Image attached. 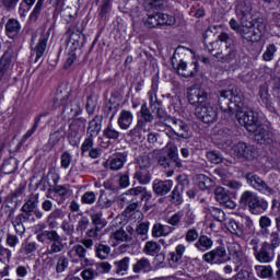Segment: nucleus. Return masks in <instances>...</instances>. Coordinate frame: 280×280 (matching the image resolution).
Masks as SVG:
<instances>
[{
    "label": "nucleus",
    "instance_id": "obj_27",
    "mask_svg": "<svg viewBox=\"0 0 280 280\" xmlns=\"http://www.w3.org/2000/svg\"><path fill=\"white\" fill-rule=\"evenodd\" d=\"M129 194L130 196L138 198L140 205L141 202H145V205H148V202L152 200V191L148 190L145 187L138 186L136 188H131L129 189Z\"/></svg>",
    "mask_w": 280,
    "mask_h": 280
},
{
    "label": "nucleus",
    "instance_id": "obj_8",
    "mask_svg": "<svg viewBox=\"0 0 280 280\" xmlns=\"http://www.w3.org/2000/svg\"><path fill=\"white\" fill-rule=\"evenodd\" d=\"M202 260L209 266H224L231 261V257L226 253L224 245H219L214 249L202 255Z\"/></svg>",
    "mask_w": 280,
    "mask_h": 280
},
{
    "label": "nucleus",
    "instance_id": "obj_32",
    "mask_svg": "<svg viewBox=\"0 0 280 280\" xmlns=\"http://www.w3.org/2000/svg\"><path fill=\"white\" fill-rule=\"evenodd\" d=\"M46 240L52 244L54 242H60L62 236H60L56 230H46L37 234V242L45 244Z\"/></svg>",
    "mask_w": 280,
    "mask_h": 280
},
{
    "label": "nucleus",
    "instance_id": "obj_23",
    "mask_svg": "<svg viewBox=\"0 0 280 280\" xmlns=\"http://www.w3.org/2000/svg\"><path fill=\"white\" fill-rule=\"evenodd\" d=\"M236 15L240 19V23L244 21H250V12H253V7L247 3L246 0H240L236 4Z\"/></svg>",
    "mask_w": 280,
    "mask_h": 280
},
{
    "label": "nucleus",
    "instance_id": "obj_42",
    "mask_svg": "<svg viewBox=\"0 0 280 280\" xmlns=\"http://www.w3.org/2000/svg\"><path fill=\"white\" fill-rule=\"evenodd\" d=\"M260 235L268 237L270 235V228L272 226V219L268 215H261L258 221Z\"/></svg>",
    "mask_w": 280,
    "mask_h": 280
},
{
    "label": "nucleus",
    "instance_id": "obj_51",
    "mask_svg": "<svg viewBox=\"0 0 280 280\" xmlns=\"http://www.w3.org/2000/svg\"><path fill=\"white\" fill-rule=\"evenodd\" d=\"M113 205H115V200L108 199V197L106 196V191L101 190L96 207H98L100 209H108L113 207Z\"/></svg>",
    "mask_w": 280,
    "mask_h": 280
},
{
    "label": "nucleus",
    "instance_id": "obj_10",
    "mask_svg": "<svg viewBox=\"0 0 280 280\" xmlns=\"http://www.w3.org/2000/svg\"><path fill=\"white\" fill-rule=\"evenodd\" d=\"M14 51L12 48H8L0 57V84H8L9 80L12 79V69Z\"/></svg>",
    "mask_w": 280,
    "mask_h": 280
},
{
    "label": "nucleus",
    "instance_id": "obj_63",
    "mask_svg": "<svg viewBox=\"0 0 280 280\" xmlns=\"http://www.w3.org/2000/svg\"><path fill=\"white\" fill-rule=\"evenodd\" d=\"M206 159L214 165H220V163H222V154H220V151H208Z\"/></svg>",
    "mask_w": 280,
    "mask_h": 280
},
{
    "label": "nucleus",
    "instance_id": "obj_31",
    "mask_svg": "<svg viewBox=\"0 0 280 280\" xmlns=\"http://www.w3.org/2000/svg\"><path fill=\"white\" fill-rule=\"evenodd\" d=\"M268 209V201L260 199L258 196L248 207L249 213L253 215H261Z\"/></svg>",
    "mask_w": 280,
    "mask_h": 280
},
{
    "label": "nucleus",
    "instance_id": "obj_4",
    "mask_svg": "<svg viewBox=\"0 0 280 280\" xmlns=\"http://www.w3.org/2000/svg\"><path fill=\"white\" fill-rule=\"evenodd\" d=\"M218 104L223 113L235 115L236 110L246 108V98L237 86H233L231 90H221L219 92Z\"/></svg>",
    "mask_w": 280,
    "mask_h": 280
},
{
    "label": "nucleus",
    "instance_id": "obj_47",
    "mask_svg": "<svg viewBox=\"0 0 280 280\" xmlns=\"http://www.w3.org/2000/svg\"><path fill=\"white\" fill-rule=\"evenodd\" d=\"M167 226L161 224L160 222H155L151 230L152 237H167L170 232H167Z\"/></svg>",
    "mask_w": 280,
    "mask_h": 280
},
{
    "label": "nucleus",
    "instance_id": "obj_64",
    "mask_svg": "<svg viewBox=\"0 0 280 280\" xmlns=\"http://www.w3.org/2000/svg\"><path fill=\"white\" fill-rule=\"evenodd\" d=\"M159 19H160V26L161 25H175L176 24V18L173 15H170L167 13H159Z\"/></svg>",
    "mask_w": 280,
    "mask_h": 280
},
{
    "label": "nucleus",
    "instance_id": "obj_33",
    "mask_svg": "<svg viewBox=\"0 0 280 280\" xmlns=\"http://www.w3.org/2000/svg\"><path fill=\"white\" fill-rule=\"evenodd\" d=\"M217 138L219 141H222V143H225L226 148H231L233 145V130L223 127L215 132Z\"/></svg>",
    "mask_w": 280,
    "mask_h": 280
},
{
    "label": "nucleus",
    "instance_id": "obj_52",
    "mask_svg": "<svg viewBox=\"0 0 280 280\" xmlns=\"http://www.w3.org/2000/svg\"><path fill=\"white\" fill-rule=\"evenodd\" d=\"M256 275H258L261 279H270L275 271L271 266H256L255 267Z\"/></svg>",
    "mask_w": 280,
    "mask_h": 280
},
{
    "label": "nucleus",
    "instance_id": "obj_48",
    "mask_svg": "<svg viewBox=\"0 0 280 280\" xmlns=\"http://www.w3.org/2000/svg\"><path fill=\"white\" fill-rule=\"evenodd\" d=\"M5 202H7L5 207L7 209H9V211L7 212L8 219L12 220V218H14V213L16 212V207L19 203L16 202V199L12 194L7 196Z\"/></svg>",
    "mask_w": 280,
    "mask_h": 280
},
{
    "label": "nucleus",
    "instance_id": "obj_55",
    "mask_svg": "<svg viewBox=\"0 0 280 280\" xmlns=\"http://www.w3.org/2000/svg\"><path fill=\"white\" fill-rule=\"evenodd\" d=\"M198 179H199V184H198L199 189H201L202 191L207 189H211V187L215 185V183L213 182V179H211V177H208L202 174L198 176Z\"/></svg>",
    "mask_w": 280,
    "mask_h": 280
},
{
    "label": "nucleus",
    "instance_id": "obj_2",
    "mask_svg": "<svg viewBox=\"0 0 280 280\" xmlns=\"http://www.w3.org/2000/svg\"><path fill=\"white\" fill-rule=\"evenodd\" d=\"M38 194H32L26 202L22 206V213L15 217L13 221V226L18 235H23L25 233V222H34V215L37 220H43L45 215L43 210L38 209Z\"/></svg>",
    "mask_w": 280,
    "mask_h": 280
},
{
    "label": "nucleus",
    "instance_id": "obj_6",
    "mask_svg": "<svg viewBox=\"0 0 280 280\" xmlns=\"http://www.w3.org/2000/svg\"><path fill=\"white\" fill-rule=\"evenodd\" d=\"M225 226L232 235H235L241 240H244V237L250 235L253 229H255V224L253 223V219H250V217H242L241 224L235 221V219H230Z\"/></svg>",
    "mask_w": 280,
    "mask_h": 280
},
{
    "label": "nucleus",
    "instance_id": "obj_9",
    "mask_svg": "<svg viewBox=\"0 0 280 280\" xmlns=\"http://www.w3.org/2000/svg\"><path fill=\"white\" fill-rule=\"evenodd\" d=\"M160 122L164 124V126H170L171 124L173 126V132L175 137H179V139H191V129L189 128V125L184 120L167 116L166 114L163 120H160Z\"/></svg>",
    "mask_w": 280,
    "mask_h": 280
},
{
    "label": "nucleus",
    "instance_id": "obj_30",
    "mask_svg": "<svg viewBox=\"0 0 280 280\" xmlns=\"http://www.w3.org/2000/svg\"><path fill=\"white\" fill-rule=\"evenodd\" d=\"M102 121H104L103 115H96L88 126V135L90 137H97L102 132Z\"/></svg>",
    "mask_w": 280,
    "mask_h": 280
},
{
    "label": "nucleus",
    "instance_id": "obj_43",
    "mask_svg": "<svg viewBox=\"0 0 280 280\" xmlns=\"http://www.w3.org/2000/svg\"><path fill=\"white\" fill-rule=\"evenodd\" d=\"M51 191L57 194V196H60V198L65 199L67 196H69V188L66 185H49L48 194L46 195V198H51Z\"/></svg>",
    "mask_w": 280,
    "mask_h": 280
},
{
    "label": "nucleus",
    "instance_id": "obj_58",
    "mask_svg": "<svg viewBox=\"0 0 280 280\" xmlns=\"http://www.w3.org/2000/svg\"><path fill=\"white\" fill-rule=\"evenodd\" d=\"M144 25L145 27H149V28L161 27L159 12L148 15V18L144 20Z\"/></svg>",
    "mask_w": 280,
    "mask_h": 280
},
{
    "label": "nucleus",
    "instance_id": "obj_38",
    "mask_svg": "<svg viewBox=\"0 0 280 280\" xmlns=\"http://www.w3.org/2000/svg\"><path fill=\"white\" fill-rule=\"evenodd\" d=\"M225 52H215L214 56L220 60V62H233L237 58V51L231 46H225Z\"/></svg>",
    "mask_w": 280,
    "mask_h": 280
},
{
    "label": "nucleus",
    "instance_id": "obj_14",
    "mask_svg": "<svg viewBox=\"0 0 280 280\" xmlns=\"http://www.w3.org/2000/svg\"><path fill=\"white\" fill-rule=\"evenodd\" d=\"M241 25L242 30L238 34L242 38H244V40H247V43H259L261 34L259 33V30H255L253 20L241 22Z\"/></svg>",
    "mask_w": 280,
    "mask_h": 280
},
{
    "label": "nucleus",
    "instance_id": "obj_25",
    "mask_svg": "<svg viewBox=\"0 0 280 280\" xmlns=\"http://www.w3.org/2000/svg\"><path fill=\"white\" fill-rule=\"evenodd\" d=\"M154 269V266H152V262H150V259L142 257L138 259L133 265H132V271L135 275H148V272H152Z\"/></svg>",
    "mask_w": 280,
    "mask_h": 280
},
{
    "label": "nucleus",
    "instance_id": "obj_50",
    "mask_svg": "<svg viewBox=\"0 0 280 280\" xmlns=\"http://www.w3.org/2000/svg\"><path fill=\"white\" fill-rule=\"evenodd\" d=\"M257 198V194L246 190L241 195L240 198V205L242 207H247V209L250 207L252 202Z\"/></svg>",
    "mask_w": 280,
    "mask_h": 280
},
{
    "label": "nucleus",
    "instance_id": "obj_20",
    "mask_svg": "<svg viewBox=\"0 0 280 280\" xmlns=\"http://www.w3.org/2000/svg\"><path fill=\"white\" fill-rule=\"evenodd\" d=\"M186 252H187V246H185L184 244H178L175 247V250L168 254V261H170L171 268H178V266L183 264V257Z\"/></svg>",
    "mask_w": 280,
    "mask_h": 280
},
{
    "label": "nucleus",
    "instance_id": "obj_53",
    "mask_svg": "<svg viewBox=\"0 0 280 280\" xmlns=\"http://www.w3.org/2000/svg\"><path fill=\"white\" fill-rule=\"evenodd\" d=\"M34 3H36V0H22L19 5V14L23 19L27 15V12L32 10L34 7Z\"/></svg>",
    "mask_w": 280,
    "mask_h": 280
},
{
    "label": "nucleus",
    "instance_id": "obj_36",
    "mask_svg": "<svg viewBox=\"0 0 280 280\" xmlns=\"http://www.w3.org/2000/svg\"><path fill=\"white\" fill-rule=\"evenodd\" d=\"M195 248L200 253H207L213 248V240L207 235H200L198 241L195 243Z\"/></svg>",
    "mask_w": 280,
    "mask_h": 280
},
{
    "label": "nucleus",
    "instance_id": "obj_41",
    "mask_svg": "<svg viewBox=\"0 0 280 280\" xmlns=\"http://www.w3.org/2000/svg\"><path fill=\"white\" fill-rule=\"evenodd\" d=\"M49 40V37L45 34L40 35L38 43L36 44L33 51L36 54V60L43 58L45 56V49H47V42Z\"/></svg>",
    "mask_w": 280,
    "mask_h": 280
},
{
    "label": "nucleus",
    "instance_id": "obj_54",
    "mask_svg": "<svg viewBox=\"0 0 280 280\" xmlns=\"http://www.w3.org/2000/svg\"><path fill=\"white\" fill-rule=\"evenodd\" d=\"M229 255L233 257V259H236V261H241L242 257L244 256V253L242 252V247L237 243H232L229 247Z\"/></svg>",
    "mask_w": 280,
    "mask_h": 280
},
{
    "label": "nucleus",
    "instance_id": "obj_17",
    "mask_svg": "<svg viewBox=\"0 0 280 280\" xmlns=\"http://www.w3.org/2000/svg\"><path fill=\"white\" fill-rule=\"evenodd\" d=\"M252 132L254 133L255 141H257L260 145H270L275 139V135L266 125L260 124V126L256 127V129Z\"/></svg>",
    "mask_w": 280,
    "mask_h": 280
},
{
    "label": "nucleus",
    "instance_id": "obj_40",
    "mask_svg": "<svg viewBox=\"0 0 280 280\" xmlns=\"http://www.w3.org/2000/svg\"><path fill=\"white\" fill-rule=\"evenodd\" d=\"M19 170V160L16 158H9L1 166L3 174H14Z\"/></svg>",
    "mask_w": 280,
    "mask_h": 280
},
{
    "label": "nucleus",
    "instance_id": "obj_12",
    "mask_svg": "<svg viewBox=\"0 0 280 280\" xmlns=\"http://www.w3.org/2000/svg\"><path fill=\"white\" fill-rule=\"evenodd\" d=\"M84 128H86V118L84 117H79L70 124L68 133V141L70 145L75 147L80 144V139H82L80 130H84Z\"/></svg>",
    "mask_w": 280,
    "mask_h": 280
},
{
    "label": "nucleus",
    "instance_id": "obj_44",
    "mask_svg": "<svg viewBox=\"0 0 280 280\" xmlns=\"http://www.w3.org/2000/svg\"><path fill=\"white\" fill-rule=\"evenodd\" d=\"M95 255L98 259H108L110 255V246L104 244V243H96L94 245Z\"/></svg>",
    "mask_w": 280,
    "mask_h": 280
},
{
    "label": "nucleus",
    "instance_id": "obj_49",
    "mask_svg": "<svg viewBox=\"0 0 280 280\" xmlns=\"http://www.w3.org/2000/svg\"><path fill=\"white\" fill-rule=\"evenodd\" d=\"M47 115H49V112H44L37 115L34 119L33 127L26 131V133L23 136V139H30V137H32V135L38 130V127L40 126V119H43V117H47Z\"/></svg>",
    "mask_w": 280,
    "mask_h": 280
},
{
    "label": "nucleus",
    "instance_id": "obj_29",
    "mask_svg": "<svg viewBox=\"0 0 280 280\" xmlns=\"http://www.w3.org/2000/svg\"><path fill=\"white\" fill-rule=\"evenodd\" d=\"M21 33V22L19 20L11 18L5 23V34L8 38H16Z\"/></svg>",
    "mask_w": 280,
    "mask_h": 280
},
{
    "label": "nucleus",
    "instance_id": "obj_19",
    "mask_svg": "<svg viewBox=\"0 0 280 280\" xmlns=\"http://www.w3.org/2000/svg\"><path fill=\"white\" fill-rule=\"evenodd\" d=\"M128 160V153H116L112 155L105 163L104 167L112 172H119Z\"/></svg>",
    "mask_w": 280,
    "mask_h": 280
},
{
    "label": "nucleus",
    "instance_id": "obj_56",
    "mask_svg": "<svg viewBox=\"0 0 280 280\" xmlns=\"http://www.w3.org/2000/svg\"><path fill=\"white\" fill-rule=\"evenodd\" d=\"M150 231V221L141 222L136 228L137 235H140L142 237V242H145L148 240V232Z\"/></svg>",
    "mask_w": 280,
    "mask_h": 280
},
{
    "label": "nucleus",
    "instance_id": "obj_28",
    "mask_svg": "<svg viewBox=\"0 0 280 280\" xmlns=\"http://www.w3.org/2000/svg\"><path fill=\"white\" fill-rule=\"evenodd\" d=\"M132 121H135V115H132V112L122 109L117 120L120 130H128V128L132 126Z\"/></svg>",
    "mask_w": 280,
    "mask_h": 280
},
{
    "label": "nucleus",
    "instance_id": "obj_7",
    "mask_svg": "<svg viewBox=\"0 0 280 280\" xmlns=\"http://www.w3.org/2000/svg\"><path fill=\"white\" fill-rule=\"evenodd\" d=\"M236 115V119L241 126H244L246 128L247 132H252L257 130V127L261 125L259 121V116H257V113L253 110H248V103L245 100V108L241 110H236L234 113Z\"/></svg>",
    "mask_w": 280,
    "mask_h": 280
},
{
    "label": "nucleus",
    "instance_id": "obj_15",
    "mask_svg": "<svg viewBox=\"0 0 280 280\" xmlns=\"http://www.w3.org/2000/svg\"><path fill=\"white\" fill-rule=\"evenodd\" d=\"M232 150L236 159H242L243 161L257 159V149L246 142H238Z\"/></svg>",
    "mask_w": 280,
    "mask_h": 280
},
{
    "label": "nucleus",
    "instance_id": "obj_21",
    "mask_svg": "<svg viewBox=\"0 0 280 280\" xmlns=\"http://www.w3.org/2000/svg\"><path fill=\"white\" fill-rule=\"evenodd\" d=\"M177 73L183 78H194V75L198 73V61H192L190 65H187L184 60H179Z\"/></svg>",
    "mask_w": 280,
    "mask_h": 280
},
{
    "label": "nucleus",
    "instance_id": "obj_24",
    "mask_svg": "<svg viewBox=\"0 0 280 280\" xmlns=\"http://www.w3.org/2000/svg\"><path fill=\"white\" fill-rule=\"evenodd\" d=\"M174 187V182L172 179L161 180L155 179L153 182V191L156 196H167L172 188Z\"/></svg>",
    "mask_w": 280,
    "mask_h": 280
},
{
    "label": "nucleus",
    "instance_id": "obj_62",
    "mask_svg": "<svg viewBox=\"0 0 280 280\" xmlns=\"http://www.w3.org/2000/svg\"><path fill=\"white\" fill-rule=\"evenodd\" d=\"M67 268H69V258L66 256H59L56 264V273L60 275L61 272H65Z\"/></svg>",
    "mask_w": 280,
    "mask_h": 280
},
{
    "label": "nucleus",
    "instance_id": "obj_39",
    "mask_svg": "<svg viewBox=\"0 0 280 280\" xmlns=\"http://www.w3.org/2000/svg\"><path fill=\"white\" fill-rule=\"evenodd\" d=\"M133 178L140 183V185H148L152 180V174L150 168H137L133 174Z\"/></svg>",
    "mask_w": 280,
    "mask_h": 280
},
{
    "label": "nucleus",
    "instance_id": "obj_34",
    "mask_svg": "<svg viewBox=\"0 0 280 280\" xmlns=\"http://www.w3.org/2000/svg\"><path fill=\"white\" fill-rule=\"evenodd\" d=\"M130 268V257H124L120 260L114 261V272L118 277H124Z\"/></svg>",
    "mask_w": 280,
    "mask_h": 280
},
{
    "label": "nucleus",
    "instance_id": "obj_35",
    "mask_svg": "<svg viewBox=\"0 0 280 280\" xmlns=\"http://www.w3.org/2000/svg\"><path fill=\"white\" fill-rule=\"evenodd\" d=\"M203 212L206 213V215H211V218H213V220H215L217 222H224V220H226V214L220 208H215L213 206H206L203 207Z\"/></svg>",
    "mask_w": 280,
    "mask_h": 280
},
{
    "label": "nucleus",
    "instance_id": "obj_13",
    "mask_svg": "<svg viewBox=\"0 0 280 280\" xmlns=\"http://www.w3.org/2000/svg\"><path fill=\"white\" fill-rule=\"evenodd\" d=\"M245 178L247 180V185L253 187V189H256V191H259V194H264L265 196H272V194H275V189L268 186L259 175L255 173H247Z\"/></svg>",
    "mask_w": 280,
    "mask_h": 280
},
{
    "label": "nucleus",
    "instance_id": "obj_60",
    "mask_svg": "<svg viewBox=\"0 0 280 280\" xmlns=\"http://www.w3.org/2000/svg\"><path fill=\"white\" fill-rule=\"evenodd\" d=\"M112 236L116 242H132V237L124 229L116 230Z\"/></svg>",
    "mask_w": 280,
    "mask_h": 280
},
{
    "label": "nucleus",
    "instance_id": "obj_59",
    "mask_svg": "<svg viewBox=\"0 0 280 280\" xmlns=\"http://www.w3.org/2000/svg\"><path fill=\"white\" fill-rule=\"evenodd\" d=\"M183 191L180 186H175L171 195L173 205H183Z\"/></svg>",
    "mask_w": 280,
    "mask_h": 280
},
{
    "label": "nucleus",
    "instance_id": "obj_57",
    "mask_svg": "<svg viewBox=\"0 0 280 280\" xmlns=\"http://www.w3.org/2000/svg\"><path fill=\"white\" fill-rule=\"evenodd\" d=\"M92 224L96 229H104L106 226L107 222L106 219L103 218L102 212H96L91 215Z\"/></svg>",
    "mask_w": 280,
    "mask_h": 280
},
{
    "label": "nucleus",
    "instance_id": "obj_46",
    "mask_svg": "<svg viewBox=\"0 0 280 280\" xmlns=\"http://www.w3.org/2000/svg\"><path fill=\"white\" fill-rule=\"evenodd\" d=\"M103 137L105 139H109V141H118L119 137H121V132H119L112 122L107 125V127L103 130Z\"/></svg>",
    "mask_w": 280,
    "mask_h": 280
},
{
    "label": "nucleus",
    "instance_id": "obj_16",
    "mask_svg": "<svg viewBox=\"0 0 280 280\" xmlns=\"http://www.w3.org/2000/svg\"><path fill=\"white\" fill-rule=\"evenodd\" d=\"M67 34L69 36L68 47H70L71 51H77V49L83 47L86 36L82 34V31L72 25L68 28Z\"/></svg>",
    "mask_w": 280,
    "mask_h": 280
},
{
    "label": "nucleus",
    "instance_id": "obj_1",
    "mask_svg": "<svg viewBox=\"0 0 280 280\" xmlns=\"http://www.w3.org/2000/svg\"><path fill=\"white\" fill-rule=\"evenodd\" d=\"M189 104L196 106L195 115L203 124H215L218 121V107L209 102V93L202 88L190 86L187 92Z\"/></svg>",
    "mask_w": 280,
    "mask_h": 280
},
{
    "label": "nucleus",
    "instance_id": "obj_26",
    "mask_svg": "<svg viewBox=\"0 0 280 280\" xmlns=\"http://www.w3.org/2000/svg\"><path fill=\"white\" fill-rule=\"evenodd\" d=\"M168 156V170L174 174V170H180L183 167V160L178 156V148L171 147L167 151Z\"/></svg>",
    "mask_w": 280,
    "mask_h": 280
},
{
    "label": "nucleus",
    "instance_id": "obj_61",
    "mask_svg": "<svg viewBox=\"0 0 280 280\" xmlns=\"http://www.w3.org/2000/svg\"><path fill=\"white\" fill-rule=\"evenodd\" d=\"M145 10H163L165 0H149L144 3Z\"/></svg>",
    "mask_w": 280,
    "mask_h": 280
},
{
    "label": "nucleus",
    "instance_id": "obj_3",
    "mask_svg": "<svg viewBox=\"0 0 280 280\" xmlns=\"http://www.w3.org/2000/svg\"><path fill=\"white\" fill-rule=\"evenodd\" d=\"M60 106H62V115L68 119H73L82 113L80 102L71 96V90L67 85H59L52 98V108H60Z\"/></svg>",
    "mask_w": 280,
    "mask_h": 280
},
{
    "label": "nucleus",
    "instance_id": "obj_5",
    "mask_svg": "<svg viewBox=\"0 0 280 280\" xmlns=\"http://www.w3.org/2000/svg\"><path fill=\"white\" fill-rule=\"evenodd\" d=\"M154 121V115L148 107V104H142L140 110L138 112L137 125L133 129L129 131L130 137H141L145 132H150L152 129V124Z\"/></svg>",
    "mask_w": 280,
    "mask_h": 280
},
{
    "label": "nucleus",
    "instance_id": "obj_18",
    "mask_svg": "<svg viewBox=\"0 0 280 280\" xmlns=\"http://www.w3.org/2000/svg\"><path fill=\"white\" fill-rule=\"evenodd\" d=\"M275 249L268 245V242H264L260 245L259 250L254 254V257L259 264H270L271 261H275Z\"/></svg>",
    "mask_w": 280,
    "mask_h": 280
},
{
    "label": "nucleus",
    "instance_id": "obj_37",
    "mask_svg": "<svg viewBox=\"0 0 280 280\" xmlns=\"http://www.w3.org/2000/svg\"><path fill=\"white\" fill-rule=\"evenodd\" d=\"M62 218H65V211H62L60 208H57L48 214L46 222L50 229H57L58 220H62Z\"/></svg>",
    "mask_w": 280,
    "mask_h": 280
},
{
    "label": "nucleus",
    "instance_id": "obj_11",
    "mask_svg": "<svg viewBox=\"0 0 280 280\" xmlns=\"http://www.w3.org/2000/svg\"><path fill=\"white\" fill-rule=\"evenodd\" d=\"M142 252L149 257H154V270H161V268H165V255L160 254L161 245L156 243V241H148L144 244Z\"/></svg>",
    "mask_w": 280,
    "mask_h": 280
},
{
    "label": "nucleus",
    "instance_id": "obj_22",
    "mask_svg": "<svg viewBox=\"0 0 280 280\" xmlns=\"http://www.w3.org/2000/svg\"><path fill=\"white\" fill-rule=\"evenodd\" d=\"M149 95V100H150V108L152 110V113L156 114V117L160 120L165 119V112L163 110V107L161 106V102L159 101V98L156 97V90L150 91L148 93Z\"/></svg>",
    "mask_w": 280,
    "mask_h": 280
},
{
    "label": "nucleus",
    "instance_id": "obj_45",
    "mask_svg": "<svg viewBox=\"0 0 280 280\" xmlns=\"http://www.w3.org/2000/svg\"><path fill=\"white\" fill-rule=\"evenodd\" d=\"M63 137H65V126H61L58 128V130L49 135L48 145L50 148H55V145H58V143H60V140Z\"/></svg>",
    "mask_w": 280,
    "mask_h": 280
}]
</instances>
